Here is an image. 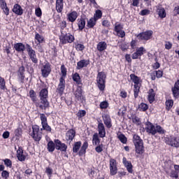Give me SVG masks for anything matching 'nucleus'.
I'll return each mask as SVG.
<instances>
[{"label": "nucleus", "mask_w": 179, "mask_h": 179, "mask_svg": "<svg viewBox=\"0 0 179 179\" xmlns=\"http://www.w3.org/2000/svg\"><path fill=\"white\" fill-rule=\"evenodd\" d=\"M47 149H48V152H49L50 153H52V152H54V150H55V149H56L55 142H54L52 141H50L48 143Z\"/></svg>", "instance_id": "36"}, {"label": "nucleus", "mask_w": 179, "mask_h": 179, "mask_svg": "<svg viewBox=\"0 0 179 179\" xmlns=\"http://www.w3.org/2000/svg\"><path fill=\"white\" fill-rule=\"evenodd\" d=\"M29 94L31 101L36 106L38 101V98H37V93H36V91H34V90H31L29 92Z\"/></svg>", "instance_id": "31"}, {"label": "nucleus", "mask_w": 179, "mask_h": 179, "mask_svg": "<svg viewBox=\"0 0 179 179\" xmlns=\"http://www.w3.org/2000/svg\"><path fill=\"white\" fill-rule=\"evenodd\" d=\"M12 10L17 16H22L23 15V8L19 3L14 4Z\"/></svg>", "instance_id": "24"}, {"label": "nucleus", "mask_w": 179, "mask_h": 179, "mask_svg": "<svg viewBox=\"0 0 179 179\" xmlns=\"http://www.w3.org/2000/svg\"><path fill=\"white\" fill-rule=\"evenodd\" d=\"M14 50L17 52H24L27 50L26 45L23 44V43H16L14 44Z\"/></svg>", "instance_id": "27"}, {"label": "nucleus", "mask_w": 179, "mask_h": 179, "mask_svg": "<svg viewBox=\"0 0 179 179\" xmlns=\"http://www.w3.org/2000/svg\"><path fill=\"white\" fill-rule=\"evenodd\" d=\"M54 142L55 143V148L57 150L66 152V150H68V145H66V144L62 143L61 140L59 139H55Z\"/></svg>", "instance_id": "15"}, {"label": "nucleus", "mask_w": 179, "mask_h": 179, "mask_svg": "<svg viewBox=\"0 0 179 179\" xmlns=\"http://www.w3.org/2000/svg\"><path fill=\"white\" fill-rule=\"evenodd\" d=\"M139 41H149L153 37V31L147 30L136 35Z\"/></svg>", "instance_id": "9"}, {"label": "nucleus", "mask_w": 179, "mask_h": 179, "mask_svg": "<svg viewBox=\"0 0 179 179\" xmlns=\"http://www.w3.org/2000/svg\"><path fill=\"white\" fill-rule=\"evenodd\" d=\"M14 134H15V136H16V138H20V136H22V128L17 127L15 130Z\"/></svg>", "instance_id": "52"}, {"label": "nucleus", "mask_w": 179, "mask_h": 179, "mask_svg": "<svg viewBox=\"0 0 179 179\" xmlns=\"http://www.w3.org/2000/svg\"><path fill=\"white\" fill-rule=\"evenodd\" d=\"M92 144L94 146L100 145V138H99V134L97 133H95L92 136Z\"/></svg>", "instance_id": "39"}, {"label": "nucleus", "mask_w": 179, "mask_h": 179, "mask_svg": "<svg viewBox=\"0 0 179 179\" xmlns=\"http://www.w3.org/2000/svg\"><path fill=\"white\" fill-rule=\"evenodd\" d=\"M3 162L5 166H6L7 167H9V169H12V160L6 158L3 159Z\"/></svg>", "instance_id": "54"}, {"label": "nucleus", "mask_w": 179, "mask_h": 179, "mask_svg": "<svg viewBox=\"0 0 179 179\" xmlns=\"http://www.w3.org/2000/svg\"><path fill=\"white\" fill-rule=\"evenodd\" d=\"M59 26L61 29V30H64L66 27V21L63 20L61 22L59 23Z\"/></svg>", "instance_id": "61"}, {"label": "nucleus", "mask_w": 179, "mask_h": 179, "mask_svg": "<svg viewBox=\"0 0 179 179\" xmlns=\"http://www.w3.org/2000/svg\"><path fill=\"white\" fill-rule=\"evenodd\" d=\"M43 87L40 92H39V99H48V87H47V85H44Z\"/></svg>", "instance_id": "28"}, {"label": "nucleus", "mask_w": 179, "mask_h": 179, "mask_svg": "<svg viewBox=\"0 0 179 179\" xmlns=\"http://www.w3.org/2000/svg\"><path fill=\"white\" fill-rule=\"evenodd\" d=\"M59 40L63 45L65 44H71L75 41V36L71 33L64 34L62 32V34L59 36Z\"/></svg>", "instance_id": "7"}, {"label": "nucleus", "mask_w": 179, "mask_h": 179, "mask_svg": "<svg viewBox=\"0 0 179 179\" xmlns=\"http://www.w3.org/2000/svg\"><path fill=\"white\" fill-rule=\"evenodd\" d=\"M138 110L139 111H143V113H145V111H148V110H149V105L142 102L138 106Z\"/></svg>", "instance_id": "44"}, {"label": "nucleus", "mask_w": 179, "mask_h": 179, "mask_svg": "<svg viewBox=\"0 0 179 179\" xmlns=\"http://www.w3.org/2000/svg\"><path fill=\"white\" fill-rule=\"evenodd\" d=\"M155 97H156V92H155V90L153 88H151L148 91V100L150 103V104H152L155 100Z\"/></svg>", "instance_id": "32"}, {"label": "nucleus", "mask_w": 179, "mask_h": 179, "mask_svg": "<svg viewBox=\"0 0 179 179\" xmlns=\"http://www.w3.org/2000/svg\"><path fill=\"white\" fill-rule=\"evenodd\" d=\"M103 150H104V145H103V143L99 144L95 148V151L96 153H101Z\"/></svg>", "instance_id": "50"}, {"label": "nucleus", "mask_w": 179, "mask_h": 179, "mask_svg": "<svg viewBox=\"0 0 179 179\" xmlns=\"http://www.w3.org/2000/svg\"><path fill=\"white\" fill-rule=\"evenodd\" d=\"M55 9L57 13H62L64 10V0H56Z\"/></svg>", "instance_id": "30"}, {"label": "nucleus", "mask_w": 179, "mask_h": 179, "mask_svg": "<svg viewBox=\"0 0 179 179\" xmlns=\"http://www.w3.org/2000/svg\"><path fill=\"white\" fill-rule=\"evenodd\" d=\"M89 148V143L87 141H85L82 145V141H77L73 145V152L78 153L80 157L83 156V155H86V150Z\"/></svg>", "instance_id": "5"}, {"label": "nucleus", "mask_w": 179, "mask_h": 179, "mask_svg": "<svg viewBox=\"0 0 179 179\" xmlns=\"http://www.w3.org/2000/svg\"><path fill=\"white\" fill-rule=\"evenodd\" d=\"M116 36L120 38H124V37H125V31L122 29L119 31V32H116Z\"/></svg>", "instance_id": "57"}, {"label": "nucleus", "mask_w": 179, "mask_h": 179, "mask_svg": "<svg viewBox=\"0 0 179 179\" xmlns=\"http://www.w3.org/2000/svg\"><path fill=\"white\" fill-rule=\"evenodd\" d=\"M78 120H80V118H83L86 115V110H80L76 114Z\"/></svg>", "instance_id": "49"}, {"label": "nucleus", "mask_w": 179, "mask_h": 179, "mask_svg": "<svg viewBox=\"0 0 179 179\" xmlns=\"http://www.w3.org/2000/svg\"><path fill=\"white\" fill-rule=\"evenodd\" d=\"M145 131L147 134L155 136L156 134H159V135H164L166 134V130L162 127V126L157 124L155 126L153 123L150 121H147L145 124Z\"/></svg>", "instance_id": "2"}, {"label": "nucleus", "mask_w": 179, "mask_h": 179, "mask_svg": "<svg viewBox=\"0 0 179 179\" xmlns=\"http://www.w3.org/2000/svg\"><path fill=\"white\" fill-rule=\"evenodd\" d=\"M165 106H166V109L168 110H171L173 108V106H174V101L173 99H169L166 100L165 102Z\"/></svg>", "instance_id": "42"}, {"label": "nucleus", "mask_w": 179, "mask_h": 179, "mask_svg": "<svg viewBox=\"0 0 179 179\" xmlns=\"http://www.w3.org/2000/svg\"><path fill=\"white\" fill-rule=\"evenodd\" d=\"M122 163L124 166L126 167L128 173H129L130 174H132L134 173V169H132L133 168L132 163L127 160V158L125 157H124L122 159Z\"/></svg>", "instance_id": "22"}, {"label": "nucleus", "mask_w": 179, "mask_h": 179, "mask_svg": "<svg viewBox=\"0 0 179 179\" xmlns=\"http://www.w3.org/2000/svg\"><path fill=\"white\" fill-rule=\"evenodd\" d=\"M35 40H36L38 44H43V43L45 42V39L43 38V36L38 32L35 33Z\"/></svg>", "instance_id": "38"}, {"label": "nucleus", "mask_w": 179, "mask_h": 179, "mask_svg": "<svg viewBox=\"0 0 179 179\" xmlns=\"http://www.w3.org/2000/svg\"><path fill=\"white\" fill-rule=\"evenodd\" d=\"M41 131H45L46 132H51L52 131V129L51 128V126L48 125V122L43 123L42 124V128L41 129Z\"/></svg>", "instance_id": "45"}, {"label": "nucleus", "mask_w": 179, "mask_h": 179, "mask_svg": "<svg viewBox=\"0 0 179 179\" xmlns=\"http://www.w3.org/2000/svg\"><path fill=\"white\" fill-rule=\"evenodd\" d=\"M86 20H88L86 15H83L77 20V25L80 31H83L85 27H86Z\"/></svg>", "instance_id": "16"}, {"label": "nucleus", "mask_w": 179, "mask_h": 179, "mask_svg": "<svg viewBox=\"0 0 179 179\" xmlns=\"http://www.w3.org/2000/svg\"><path fill=\"white\" fill-rule=\"evenodd\" d=\"M97 22V20H94V17H91L89 20H87V27L88 29H93L94 25Z\"/></svg>", "instance_id": "40"}, {"label": "nucleus", "mask_w": 179, "mask_h": 179, "mask_svg": "<svg viewBox=\"0 0 179 179\" xmlns=\"http://www.w3.org/2000/svg\"><path fill=\"white\" fill-rule=\"evenodd\" d=\"M39 115H40V120L41 121V125L43 124H46L47 122H48L47 120V116H45V114L40 113Z\"/></svg>", "instance_id": "51"}, {"label": "nucleus", "mask_w": 179, "mask_h": 179, "mask_svg": "<svg viewBox=\"0 0 179 179\" xmlns=\"http://www.w3.org/2000/svg\"><path fill=\"white\" fill-rule=\"evenodd\" d=\"M76 136V131L74 129H69L66 133V141L71 143Z\"/></svg>", "instance_id": "19"}, {"label": "nucleus", "mask_w": 179, "mask_h": 179, "mask_svg": "<svg viewBox=\"0 0 179 179\" xmlns=\"http://www.w3.org/2000/svg\"><path fill=\"white\" fill-rule=\"evenodd\" d=\"M97 128L99 138H106V127H104V124L99 122Z\"/></svg>", "instance_id": "25"}, {"label": "nucleus", "mask_w": 179, "mask_h": 179, "mask_svg": "<svg viewBox=\"0 0 179 179\" xmlns=\"http://www.w3.org/2000/svg\"><path fill=\"white\" fill-rule=\"evenodd\" d=\"M120 96L122 97V99H127V97H128V93L127 91L122 90L120 91Z\"/></svg>", "instance_id": "60"}, {"label": "nucleus", "mask_w": 179, "mask_h": 179, "mask_svg": "<svg viewBox=\"0 0 179 179\" xmlns=\"http://www.w3.org/2000/svg\"><path fill=\"white\" fill-rule=\"evenodd\" d=\"M45 173H47L48 177H51L52 176V169L50 168V166L46 167Z\"/></svg>", "instance_id": "59"}, {"label": "nucleus", "mask_w": 179, "mask_h": 179, "mask_svg": "<svg viewBox=\"0 0 179 179\" xmlns=\"http://www.w3.org/2000/svg\"><path fill=\"white\" fill-rule=\"evenodd\" d=\"M82 93H83V90H82V86L78 85L73 94L76 97V99L78 100V101H81V103H83V100L85 97L83 96Z\"/></svg>", "instance_id": "18"}, {"label": "nucleus", "mask_w": 179, "mask_h": 179, "mask_svg": "<svg viewBox=\"0 0 179 179\" xmlns=\"http://www.w3.org/2000/svg\"><path fill=\"white\" fill-rule=\"evenodd\" d=\"M24 72H26V69L24 68V66H21L18 69V71L17 72V76H24Z\"/></svg>", "instance_id": "48"}, {"label": "nucleus", "mask_w": 179, "mask_h": 179, "mask_svg": "<svg viewBox=\"0 0 179 179\" xmlns=\"http://www.w3.org/2000/svg\"><path fill=\"white\" fill-rule=\"evenodd\" d=\"M106 79H107V75L104 71L98 72L96 76V86L100 92H104L106 90Z\"/></svg>", "instance_id": "6"}, {"label": "nucleus", "mask_w": 179, "mask_h": 179, "mask_svg": "<svg viewBox=\"0 0 179 179\" xmlns=\"http://www.w3.org/2000/svg\"><path fill=\"white\" fill-rule=\"evenodd\" d=\"M0 90H8V87H6V81H5V78L0 76Z\"/></svg>", "instance_id": "41"}, {"label": "nucleus", "mask_w": 179, "mask_h": 179, "mask_svg": "<svg viewBox=\"0 0 179 179\" xmlns=\"http://www.w3.org/2000/svg\"><path fill=\"white\" fill-rule=\"evenodd\" d=\"M154 73L155 74L156 78H157V79H160V78H163V71L162 70L154 71Z\"/></svg>", "instance_id": "55"}, {"label": "nucleus", "mask_w": 179, "mask_h": 179, "mask_svg": "<svg viewBox=\"0 0 179 179\" xmlns=\"http://www.w3.org/2000/svg\"><path fill=\"white\" fill-rule=\"evenodd\" d=\"M102 120L103 121L104 125L110 129V128L113 127V122L111 120V117L108 114H104L102 115Z\"/></svg>", "instance_id": "20"}, {"label": "nucleus", "mask_w": 179, "mask_h": 179, "mask_svg": "<svg viewBox=\"0 0 179 179\" xmlns=\"http://www.w3.org/2000/svg\"><path fill=\"white\" fill-rule=\"evenodd\" d=\"M133 143L134 144L135 152L137 155H143L145 153V146L143 145V140L138 134H134Z\"/></svg>", "instance_id": "4"}, {"label": "nucleus", "mask_w": 179, "mask_h": 179, "mask_svg": "<svg viewBox=\"0 0 179 179\" xmlns=\"http://www.w3.org/2000/svg\"><path fill=\"white\" fill-rule=\"evenodd\" d=\"M90 64V59H81L77 63V69H82L87 67Z\"/></svg>", "instance_id": "29"}, {"label": "nucleus", "mask_w": 179, "mask_h": 179, "mask_svg": "<svg viewBox=\"0 0 179 179\" xmlns=\"http://www.w3.org/2000/svg\"><path fill=\"white\" fill-rule=\"evenodd\" d=\"M117 138L121 142V143L127 144V143L128 142V138H127V136H125V134L121 132H119L117 133Z\"/></svg>", "instance_id": "35"}, {"label": "nucleus", "mask_w": 179, "mask_h": 179, "mask_svg": "<svg viewBox=\"0 0 179 179\" xmlns=\"http://www.w3.org/2000/svg\"><path fill=\"white\" fill-rule=\"evenodd\" d=\"M25 78H26L25 75H24V76H17V80H18L19 83H21V84L23 85V83H24Z\"/></svg>", "instance_id": "62"}, {"label": "nucleus", "mask_w": 179, "mask_h": 179, "mask_svg": "<svg viewBox=\"0 0 179 179\" xmlns=\"http://www.w3.org/2000/svg\"><path fill=\"white\" fill-rule=\"evenodd\" d=\"M24 151L23 150V148L19 147L17 150V158L19 162H24L26 160V155L24 154Z\"/></svg>", "instance_id": "23"}, {"label": "nucleus", "mask_w": 179, "mask_h": 179, "mask_svg": "<svg viewBox=\"0 0 179 179\" xmlns=\"http://www.w3.org/2000/svg\"><path fill=\"white\" fill-rule=\"evenodd\" d=\"M170 177L171 178H178L179 175L177 172H176L174 170H172L170 173Z\"/></svg>", "instance_id": "58"}, {"label": "nucleus", "mask_w": 179, "mask_h": 179, "mask_svg": "<svg viewBox=\"0 0 179 179\" xmlns=\"http://www.w3.org/2000/svg\"><path fill=\"white\" fill-rule=\"evenodd\" d=\"M109 169L110 176H115L118 171V168L117 167V160L115 159L111 158L109 161Z\"/></svg>", "instance_id": "12"}, {"label": "nucleus", "mask_w": 179, "mask_h": 179, "mask_svg": "<svg viewBox=\"0 0 179 179\" xmlns=\"http://www.w3.org/2000/svg\"><path fill=\"white\" fill-rule=\"evenodd\" d=\"M130 79L134 83L133 92L134 99H136L139 96V92L142 86V80L134 73L130 74Z\"/></svg>", "instance_id": "3"}, {"label": "nucleus", "mask_w": 179, "mask_h": 179, "mask_svg": "<svg viewBox=\"0 0 179 179\" xmlns=\"http://www.w3.org/2000/svg\"><path fill=\"white\" fill-rule=\"evenodd\" d=\"M1 177L5 179L9 178V172L8 171H3L1 172Z\"/></svg>", "instance_id": "63"}, {"label": "nucleus", "mask_w": 179, "mask_h": 179, "mask_svg": "<svg viewBox=\"0 0 179 179\" xmlns=\"http://www.w3.org/2000/svg\"><path fill=\"white\" fill-rule=\"evenodd\" d=\"M109 106H110V103H108V101H103L100 103L99 108H101V110H106L108 108Z\"/></svg>", "instance_id": "46"}, {"label": "nucleus", "mask_w": 179, "mask_h": 179, "mask_svg": "<svg viewBox=\"0 0 179 179\" xmlns=\"http://www.w3.org/2000/svg\"><path fill=\"white\" fill-rule=\"evenodd\" d=\"M78 12L76 10L71 11L67 14V20L71 22V23H74L76 22V19H78Z\"/></svg>", "instance_id": "26"}, {"label": "nucleus", "mask_w": 179, "mask_h": 179, "mask_svg": "<svg viewBox=\"0 0 179 179\" xmlns=\"http://www.w3.org/2000/svg\"><path fill=\"white\" fill-rule=\"evenodd\" d=\"M96 50L99 51V52H103V51H106L107 50V43L106 41H101L96 45Z\"/></svg>", "instance_id": "33"}, {"label": "nucleus", "mask_w": 179, "mask_h": 179, "mask_svg": "<svg viewBox=\"0 0 179 179\" xmlns=\"http://www.w3.org/2000/svg\"><path fill=\"white\" fill-rule=\"evenodd\" d=\"M131 121L133 124H134L135 125H137V127H139V125H141L142 124V122L141 121V118L136 116V115L131 116Z\"/></svg>", "instance_id": "37"}, {"label": "nucleus", "mask_w": 179, "mask_h": 179, "mask_svg": "<svg viewBox=\"0 0 179 179\" xmlns=\"http://www.w3.org/2000/svg\"><path fill=\"white\" fill-rule=\"evenodd\" d=\"M156 12L157 15H159V17H161V19H164L166 16H167V13H166V10L162 4H158L156 6Z\"/></svg>", "instance_id": "21"}, {"label": "nucleus", "mask_w": 179, "mask_h": 179, "mask_svg": "<svg viewBox=\"0 0 179 179\" xmlns=\"http://www.w3.org/2000/svg\"><path fill=\"white\" fill-rule=\"evenodd\" d=\"M35 15L37 16V17H41L43 15V11H41V8H37L35 10Z\"/></svg>", "instance_id": "56"}, {"label": "nucleus", "mask_w": 179, "mask_h": 179, "mask_svg": "<svg viewBox=\"0 0 179 179\" xmlns=\"http://www.w3.org/2000/svg\"><path fill=\"white\" fill-rule=\"evenodd\" d=\"M166 145H169V146H171L172 148H179V138L178 137L174 136H170L166 140Z\"/></svg>", "instance_id": "11"}, {"label": "nucleus", "mask_w": 179, "mask_h": 179, "mask_svg": "<svg viewBox=\"0 0 179 179\" xmlns=\"http://www.w3.org/2000/svg\"><path fill=\"white\" fill-rule=\"evenodd\" d=\"M101 17H103V12H101V10H96L94 14L93 18L94 20L98 21L99 19H101Z\"/></svg>", "instance_id": "43"}, {"label": "nucleus", "mask_w": 179, "mask_h": 179, "mask_svg": "<svg viewBox=\"0 0 179 179\" xmlns=\"http://www.w3.org/2000/svg\"><path fill=\"white\" fill-rule=\"evenodd\" d=\"M123 29H124V25L121 24H118V22H116L115 24L114 31H115V33L120 32V31L123 30Z\"/></svg>", "instance_id": "47"}, {"label": "nucleus", "mask_w": 179, "mask_h": 179, "mask_svg": "<svg viewBox=\"0 0 179 179\" xmlns=\"http://www.w3.org/2000/svg\"><path fill=\"white\" fill-rule=\"evenodd\" d=\"M60 71L62 76L59 79V84L56 89V92L59 94V96H62L64 94V92H65V87L66 85L65 78H66V73L68 71H66V67H65V65L64 64L61 66Z\"/></svg>", "instance_id": "1"}, {"label": "nucleus", "mask_w": 179, "mask_h": 179, "mask_svg": "<svg viewBox=\"0 0 179 179\" xmlns=\"http://www.w3.org/2000/svg\"><path fill=\"white\" fill-rule=\"evenodd\" d=\"M145 52H146V49H145L143 46L137 48L136 52L131 55V58L132 59H141V57H142Z\"/></svg>", "instance_id": "13"}, {"label": "nucleus", "mask_w": 179, "mask_h": 179, "mask_svg": "<svg viewBox=\"0 0 179 179\" xmlns=\"http://www.w3.org/2000/svg\"><path fill=\"white\" fill-rule=\"evenodd\" d=\"M31 138L35 142H40L43 138V132L40 131V126L34 124L32 126Z\"/></svg>", "instance_id": "8"}, {"label": "nucleus", "mask_w": 179, "mask_h": 179, "mask_svg": "<svg viewBox=\"0 0 179 179\" xmlns=\"http://www.w3.org/2000/svg\"><path fill=\"white\" fill-rule=\"evenodd\" d=\"M26 48L29 59L32 61L33 64H38V59L37 58L36 50L29 43L26 44Z\"/></svg>", "instance_id": "10"}, {"label": "nucleus", "mask_w": 179, "mask_h": 179, "mask_svg": "<svg viewBox=\"0 0 179 179\" xmlns=\"http://www.w3.org/2000/svg\"><path fill=\"white\" fill-rule=\"evenodd\" d=\"M73 82H76V85L82 86V79L80 78V76L78 73H75L72 75Z\"/></svg>", "instance_id": "34"}, {"label": "nucleus", "mask_w": 179, "mask_h": 179, "mask_svg": "<svg viewBox=\"0 0 179 179\" xmlns=\"http://www.w3.org/2000/svg\"><path fill=\"white\" fill-rule=\"evenodd\" d=\"M35 106L40 110H47V108H50V101L48 99H40V101H38Z\"/></svg>", "instance_id": "17"}, {"label": "nucleus", "mask_w": 179, "mask_h": 179, "mask_svg": "<svg viewBox=\"0 0 179 179\" xmlns=\"http://www.w3.org/2000/svg\"><path fill=\"white\" fill-rule=\"evenodd\" d=\"M119 48L122 51H127L128 50V45L127 43H122L119 45Z\"/></svg>", "instance_id": "64"}, {"label": "nucleus", "mask_w": 179, "mask_h": 179, "mask_svg": "<svg viewBox=\"0 0 179 179\" xmlns=\"http://www.w3.org/2000/svg\"><path fill=\"white\" fill-rule=\"evenodd\" d=\"M75 48L76 51H83V50H85V45L80 43H75Z\"/></svg>", "instance_id": "53"}, {"label": "nucleus", "mask_w": 179, "mask_h": 179, "mask_svg": "<svg viewBox=\"0 0 179 179\" xmlns=\"http://www.w3.org/2000/svg\"><path fill=\"white\" fill-rule=\"evenodd\" d=\"M50 73H51V64L48 62L41 68V75L43 78H48Z\"/></svg>", "instance_id": "14"}]
</instances>
